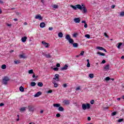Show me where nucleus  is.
Instances as JSON below:
<instances>
[{
    "label": "nucleus",
    "instance_id": "nucleus-1",
    "mask_svg": "<svg viewBox=\"0 0 124 124\" xmlns=\"http://www.w3.org/2000/svg\"><path fill=\"white\" fill-rule=\"evenodd\" d=\"M65 39L68 41L69 43L72 44L74 48H77V47H78V44L74 43V41L71 38L70 35L66 34L65 36Z\"/></svg>",
    "mask_w": 124,
    "mask_h": 124
},
{
    "label": "nucleus",
    "instance_id": "nucleus-2",
    "mask_svg": "<svg viewBox=\"0 0 124 124\" xmlns=\"http://www.w3.org/2000/svg\"><path fill=\"white\" fill-rule=\"evenodd\" d=\"M77 7L78 9H80V10H83V11L84 13H86V12H87V9L85 8V6L84 5V4H81V6L80 4H78L77 5Z\"/></svg>",
    "mask_w": 124,
    "mask_h": 124
},
{
    "label": "nucleus",
    "instance_id": "nucleus-3",
    "mask_svg": "<svg viewBox=\"0 0 124 124\" xmlns=\"http://www.w3.org/2000/svg\"><path fill=\"white\" fill-rule=\"evenodd\" d=\"M82 108L83 110H87V109H90V108H91V104L89 103L83 104L82 105Z\"/></svg>",
    "mask_w": 124,
    "mask_h": 124
},
{
    "label": "nucleus",
    "instance_id": "nucleus-4",
    "mask_svg": "<svg viewBox=\"0 0 124 124\" xmlns=\"http://www.w3.org/2000/svg\"><path fill=\"white\" fill-rule=\"evenodd\" d=\"M10 80V79H9V78L8 77H4L3 78V84L4 85H6L8 82V81H9Z\"/></svg>",
    "mask_w": 124,
    "mask_h": 124
},
{
    "label": "nucleus",
    "instance_id": "nucleus-5",
    "mask_svg": "<svg viewBox=\"0 0 124 124\" xmlns=\"http://www.w3.org/2000/svg\"><path fill=\"white\" fill-rule=\"evenodd\" d=\"M42 44L46 48H49V46H50V44L49 43H47L44 41L42 42Z\"/></svg>",
    "mask_w": 124,
    "mask_h": 124
},
{
    "label": "nucleus",
    "instance_id": "nucleus-6",
    "mask_svg": "<svg viewBox=\"0 0 124 124\" xmlns=\"http://www.w3.org/2000/svg\"><path fill=\"white\" fill-rule=\"evenodd\" d=\"M60 75H59V74H56L54 76V78H53V80H54V81H60Z\"/></svg>",
    "mask_w": 124,
    "mask_h": 124
},
{
    "label": "nucleus",
    "instance_id": "nucleus-7",
    "mask_svg": "<svg viewBox=\"0 0 124 124\" xmlns=\"http://www.w3.org/2000/svg\"><path fill=\"white\" fill-rule=\"evenodd\" d=\"M28 109L30 112H33L34 111V108L32 106H28Z\"/></svg>",
    "mask_w": 124,
    "mask_h": 124
},
{
    "label": "nucleus",
    "instance_id": "nucleus-8",
    "mask_svg": "<svg viewBox=\"0 0 124 124\" xmlns=\"http://www.w3.org/2000/svg\"><path fill=\"white\" fill-rule=\"evenodd\" d=\"M35 19H38L39 20H42V17L41 16V15H36L35 16Z\"/></svg>",
    "mask_w": 124,
    "mask_h": 124
},
{
    "label": "nucleus",
    "instance_id": "nucleus-9",
    "mask_svg": "<svg viewBox=\"0 0 124 124\" xmlns=\"http://www.w3.org/2000/svg\"><path fill=\"white\" fill-rule=\"evenodd\" d=\"M74 21L75 23H80V21L81 20H80V18L77 17L74 19Z\"/></svg>",
    "mask_w": 124,
    "mask_h": 124
},
{
    "label": "nucleus",
    "instance_id": "nucleus-10",
    "mask_svg": "<svg viewBox=\"0 0 124 124\" xmlns=\"http://www.w3.org/2000/svg\"><path fill=\"white\" fill-rule=\"evenodd\" d=\"M67 68H68V66L67 65H65L63 67L61 68V70H66Z\"/></svg>",
    "mask_w": 124,
    "mask_h": 124
},
{
    "label": "nucleus",
    "instance_id": "nucleus-11",
    "mask_svg": "<svg viewBox=\"0 0 124 124\" xmlns=\"http://www.w3.org/2000/svg\"><path fill=\"white\" fill-rule=\"evenodd\" d=\"M42 93L41 92H37L34 95V97H38V96H40L41 95Z\"/></svg>",
    "mask_w": 124,
    "mask_h": 124
},
{
    "label": "nucleus",
    "instance_id": "nucleus-12",
    "mask_svg": "<svg viewBox=\"0 0 124 124\" xmlns=\"http://www.w3.org/2000/svg\"><path fill=\"white\" fill-rule=\"evenodd\" d=\"M122 45H123V43L120 42V43H117L116 46H117L118 49H121V46H122Z\"/></svg>",
    "mask_w": 124,
    "mask_h": 124
},
{
    "label": "nucleus",
    "instance_id": "nucleus-13",
    "mask_svg": "<svg viewBox=\"0 0 124 124\" xmlns=\"http://www.w3.org/2000/svg\"><path fill=\"white\" fill-rule=\"evenodd\" d=\"M52 82V84H54V88H58V84L56 83V80H53Z\"/></svg>",
    "mask_w": 124,
    "mask_h": 124
},
{
    "label": "nucleus",
    "instance_id": "nucleus-14",
    "mask_svg": "<svg viewBox=\"0 0 124 124\" xmlns=\"http://www.w3.org/2000/svg\"><path fill=\"white\" fill-rule=\"evenodd\" d=\"M26 109H27V107L21 108H19V110L20 111V112H23L26 111Z\"/></svg>",
    "mask_w": 124,
    "mask_h": 124
},
{
    "label": "nucleus",
    "instance_id": "nucleus-15",
    "mask_svg": "<svg viewBox=\"0 0 124 124\" xmlns=\"http://www.w3.org/2000/svg\"><path fill=\"white\" fill-rule=\"evenodd\" d=\"M27 39L28 38L26 36H24L21 38V41L22 42L25 43V41H27Z\"/></svg>",
    "mask_w": 124,
    "mask_h": 124
},
{
    "label": "nucleus",
    "instance_id": "nucleus-16",
    "mask_svg": "<svg viewBox=\"0 0 124 124\" xmlns=\"http://www.w3.org/2000/svg\"><path fill=\"white\" fill-rule=\"evenodd\" d=\"M63 103H64V104H65L66 105H67L69 104V101L67 100H64L63 101Z\"/></svg>",
    "mask_w": 124,
    "mask_h": 124
},
{
    "label": "nucleus",
    "instance_id": "nucleus-17",
    "mask_svg": "<svg viewBox=\"0 0 124 124\" xmlns=\"http://www.w3.org/2000/svg\"><path fill=\"white\" fill-rule=\"evenodd\" d=\"M45 23L44 22H42L40 24V28H45Z\"/></svg>",
    "mask_w": 124,
    "mask_h": 124
},
{
    "label": "nucleus",
    "instance_id": "nucleus-18",
    "mask_svg": "<svg viewBox=\"0 0 124 124\" xmlns=\"http://www.w3.org/2000/svg\"><path fill=\"white\" fill-rule=\"evenodd\" d=\"M44 57H46V58H47V59H49L51 58V55H50V54H44Z\"/></svg>",
    "mask_w": 124,
    "mask_h": 124
},
{
    "label": "nucleus",
    "instance_id": "nucleus-19",
    "mask_svg": "<svg viewBox=\"0 0 124 124\" xmlns=\"http://www.w3.org/2000/svg\"><path fill=\"white\" fill-rule=\"evenodd\" d=\"M110 65H109V64L106 65V66H105L104 67V69L105 70H109V67Z\"/></svg>",
    "mask_w": 124,
    "mask_h": 124
},
{
    "label": "nucleus",
    "instance_id": "nucleus-20",
    "mask_svg": "<svg viewBox=\"0 0 124 124\" xmlns=\"http://www.w3.org/2000/svg\"><path fill=\"white\" fill-rule=\"evenodd\" d=\"M52 6L53 8H54L55 9H57V8H59V5H58L57 4L52 5Z\"/></svg>",
    "mask_w": 124,
    "mask_h": 124
},
{
    "label": "nucleus",
    "instance_id": "nucleus-21",
    "mask_svg": "<svg viewBox=\"0 0 124 124\" xmlns=\"http://www.w3.org/2000/svg\"><path fill=\"white\" fill-rule=\"evenodd\" d=\"M31 87H35L36 86V83L34 82H31Z\"/></svg>",
    "mask_w": 124,
    "mask_h": 124
},
{
    "label": "nucleus",
    "instance_id": "nucleus-22",
    "mask_svg": "<svg viewBox=\"0 0 124 124\" xmlns=\"http://www.w3.org/2000/svg\"><path fill=\"white\" fill-rule=\"evenodd\" d=\"M19 91L20 92H21V93H24V92H25V89H24V88L22 86H21L19 88Z\"/></svg>",
    "mask_w": 124,
    "mask_h": 124
},
{
    "label": "nucleus",
    "instance_id": "nucleus-23",
    "mask_svg": "<svg viewBox=\"0 0 124 124\" xmlns=\"http://www.w3.org/2000/svg\"><path fill=\"white\" fill-rule=\"evenodd\" d=\"M78 5H77L76 6L71 5V7L73 8L74 10H76L77 8H78V7L77 6Z\"/></svg>",
    "mask_w": 124,
    "mask_h": 124
},
{
    "label": "nucleus",
    "instance_id": "nucleus-24",
    "mask_svg": "<svg viewBox=\"0 0 124 124\" xmlns=\"http://www.w3.org/2000/svg\"><path fill=\"white\" fill-rule=\"evenodd\" d=\"M58 110H59V111H60L61 112H62V111H63L64 109H63V108H62V107L60 106L58 108Z\"/></svg>",
    "mask_w": 124,
    "mask_h": 124
},
{
    "label": "nucleus",
    "instance_id": "nucleus-25",
    "mask_svg": "<svg viewBox=\"0 0 124 124\" xmlns=\"http://www.w3.org/2000/svg\"><path fill=\"white\" fill-rule=\"evenodd\" d=\"M58 36L59 37H62L63 36V34L62 33V32H60L58 33Z\"/></svg>",
    "mask_w": 124,
    "mask_h": 124
},
{
    "label": "nucleus",
    "instance_id": "nucleus-26",
    "mask_svg": "<svg viewBox=\"0 0 124 124\" xmlns=\"http://www.w3.org/2000/svg\"><path fill=\"white\" fill-rule=\"evenodd\" d=\"M96 49H97L98 50H101V51H102V50H104V48L101 46H97L96 47Z\"/></svg>",
    "mask_w": 124,
    "mask_h": 124
},
{
    "label": "nucleus",
    "instance_id": "nucleus-27",
    "mask_svg": "<svg viewBox=\"0 0 124 124\" xmlns=\"http://www.w3.org/2000/svg\"><path fill=\"white\" fill-rule=\"evenodd\" d=\"M97 55H99L100 56H105V54L103 53H101L100 52H98L97 53Z\"/></svg>",
    "mask_w": 124,
    "mask_h": 124
},
{
    "label": "nucleus",
    "instance_id": "nucleus-28",
    "mask_svg": "<svg viewBox=\"0 0 124 124\" xmlns=\"http://www.w3.org/2000/svg\"><path fill=\"white\" fill-rule=\"evenodd\" d=\"M53 106L54 107H60V106H61V104H54Z\"/></svg>",
    "mask_w": 124,
    "mask_h": 124
},
{
    "label": "nucleus",
    "instance_id": "nucleus-29",
    "mask_svg": "<svg viewBox=\"0 0 124 124\" xmlns=\"http://www.w3.org/2000/svg\"><path fill=\"white\" fill-rule=\"evenodd\" d=\"M38 87H43V83L42 82H38Z\"/></svg>",
    "mask_w": 124,
    "mask_h": 124
},
{
    "label": "nucleus",
    "instance_id": "nucleus-30",
    "mask_svg": "<svg viewBox=\"0 0 124 124\" xmlns=\"http://www.w3.org/2000/svg\"><path fill=\"white\" fill-rule=\"evenodd\" d=\"M1 68H2V69H6V65H5V64L2 65Z\"/></svg>",
    "mask_w": 124,
    "mask_h": 124
},
{
    "label": "nucleus",
    "instance_id": "nucleus-31",
    "mask_svg": "<svg viewBox=\"0 0 124 124\" xmlns=\"http://www.w3.org/2000/svg\"><path fill=\"white\" fill-rule=\"evenodd\" d=\"M14 62L15 64H19V63H20V61L19 60L15 61Z\"/></svg>",
    "mask_w": 124,
    "mask_h": 124
},
{
    "label": "nucleus",
    "instance_id": "nucleus-32",
    "mask_svg": "<svg viewBox=\"0 0 124 124\" xmlns=\"http://www.w3.org/2000/svg\"><path fill=\"white\" fill-rule=\"evenodd\" d=\"M89 77L91 79H93V74H89Z\"/></svg>",
    "mask_w": 124,
    "mask_h": 124
},
{
    "label": "nucleus",
    "instance_id": "nucleus-33",
    "mask_svg": "<svg viewBox=\"0 0 124 124\" xmlns=\"http://www.w3.org/2000/svg\"><path fill=\"white\" fill-rule=\"evenodd\" d=\"M28 73L29 74H32V73H33V70H30L28 71Z\"/></svg>",
    "mask_w": 124,
    "mask_h": 124
},
{
    "label": "nucleus",
    "instance_id": "nucleus-34",
    "mask_svg": "<svg viewBox=\"0 0 124 124\" xmlns=\"http://www.w3.org/2000/svg\"><path fill=\"white\" fill-rule=\"evenodd\" d=\"M120 16H121L122 17L124 16V12H122L120 14Z\"/></svg>",
    "mask_w": 124,
    "mask_h": 124
},
{
    "label": "nucleus",
    "instance_id": "nucleus-35",
    "mask_svg": "<svg viewBox=\"0 0 124 124\" xmlns=\"http://www.w3.org/2000/svg\"><path fill=\"white\" fill-rule=\"evenodd\" d=\"M85 37H87V38H91V36L90 35V34H86Z\"/></svg>",
    "mask_w": 124,
    "mask_h": 124
},
{
    "label": "nucleus",
    "instance_id": "nucleus-36",
    "mask_svg": "<svg viewBox=\"0 0 124 124\" xmlns=\"http://www.w3.org/2000/svg\"><path fill=\"white\" fill-rule=\"evenodd\" d=\"M80 89H81V87L80 86H78V87H77L76 88V91H79V90H80Z\"/></svg>",
    "mask_w": 124,
    "mask_h": 124
},
{
    "label": "nucleus",
    "instance_id": "nucleus-37",
    "mask_svg": "<svg viewBox=\"0 0 124 124\" xmlns=\"http://www.w3.org/2000/svg\"><path fill=\"white\" fill-rule=\"evenodd\" d=\"M105 80L106 81H109V80H110V78L109 77H108L105 78Z\"/></svg>",
    "mask_w": 124,
    "mask_h": 124
},
{
    "label": "nucleus",
    "instance_id": "nucleus-38",
    "mask_svg": "<svg viewBox=\"0 0 124 124\" xmlns=\"http://www.w3.org/2000/svg\"><path fill=\"white\" fill-rule=\"evenodd\" d=\"M85 53V52L84 51H82L80 53V54H79L80 56H84V53Z\"/></svg>",
    "mask_w": 124,
    "mask_h": 124
},
{
    "label": "nucleus",
    "instance_id": "nucleus-39",
    "mask_svg": "<svg viewBox=\"0 0 124 124\" xmlns=\"http://www.w3.org/2000/svg\"><path fill=\"white\" fill-rule=\"evenodd\" d=\"M117 115V112L116 111L113 112L112 113V116H116Z\"/></svg>",
    "mask_w": 124,
    "mask_h": 124
},
{
    "label": "nucleus",
    "instance_id": "nucleus-40",
    "mask_svg": "<svg viewBox=\"0 0 124 124\" xmlns=\"http://www.w3.org/2000/svg\"><path fill=\"white\" fill-rule=\"evenodd\" d=\"M118 123H121V122H124V119H120L118 120Z\"/></svg>",
    "mask_w": 124,
    "mask_h": 124
},
{
    "label": "nucleus",
    "instance_id": "nucleus-41",
    "mask_svg": "<svg viewBox=\"0 0 124 124\" xmlns=\"http://www.w3.org/2000/svg\"><path fill=\"white\" fill-rule=\"evenodd\" d=\"M53 70H54L55 71H58L59 70V68L58 67L54 68Z\"/></svg>",
    "mask_w": 124,
    "mask_h": 124
},
{
    "label": "nucleus",
    "instance_id": "nucleus-42",
    "mask_svg": "<svg viewBox=\"0 0 124 124\" xmlns=\"http://www.w3.org/2000/svg\"><path fill=\"white\" fill-rule=\"evenodd\" d=\"M104 34L105 36H106V37H107V38H109V36H108V35H107V33H106V32H105V33H104Z\"/></svg>",
    "mask_w": 124,
    "mask_h": 124
},
{
    "label": "nucleus",
    "instance_id": "nucleus-43",
    "mask_svg": "<svg viewBox=\"0 0 124 124\" xmlns=\"http://www.w3.org/2000/svg\"><path fill=\"white\" fill-rule=\"evenodd\" d=\"M62 87H63V88H67V84L66 83V84H63Z\"/></svg>",
    "mask_w": 124,
    "mask_h": 124
},
{
    "label": "nucleus",
    "instance_id": "nucleus-44",
    "mask_svg": "<svg viewBox=\"0 0 124 124\" xmlns=\"http://www.w3.org/2000/svg\"><path fill=\"white\" fill-rule=\"evenodd\" d=\"M20 58H21L22 59H25V56L24 55H20Z\"/></svg>",
    "mask_w": 124,
    "mask_h": 124
},
{
    "label": "nucleus",
    "instance_id": "nucleus-45",
    "mask_svg": "<svg viewBox=\"0 0 124 124\" xmlns=\"http://www.w3.org/2000/svg\"><path fill=\"white\" fill-rule=\"evenodd\" d=\"M56 117H57V118H60V117H61V114H60V113H57V114H56Z\"/></svg>",
    "mask_w": 124,
    "mask_h": 124
},
{
    "label": "nucleus",
    "instance_id": "nucleus-46",
    "mask_svg": "<svg viewBox=\"0 0 124 124\" xmlns=\"http://www.w3.org/2000/svg\"><path fill=\"white\" fill-rule=\"evenodd\" d=\"M91 104H93L94 103V100H92L90 101Z\"/></svg>",
    "mask_w": 124,
    "mask_h": 124
},
{
    "label": "nucleus",
    "instance_id": "nucleus-47",
    "mask_svg": "<svg viewBox=\"0 0 124 124\" xmlns=\"http://www.w3.org/2000/svg\"><path fill=\"white\" fill-rule=\"evenodd\" d=\"M84 28H85V29L88 28V24L87 23L84 24Z\"/></svg>",
    "mask_w": 124,
    "mask_h": 124
},
{
    "label": "nucleus",
    "instance_id": "nucleus-48",
    "mask_svg": "<svg viewBox=\"0 0 124 124\" xmlns=\"http://www.w3.org/2000/svg\"><path fill=\"white\" fill-rule=\"evenodd\" d=\"M53 93V91L52 90H49L48 92H47V93Z\"/></svg>",
    "mask_w": 124,
    "mask_h": 124
},
{
    "label": "nucleus",
    "instance_id": "nucleus-49",
    "mask_svg": "<svg viewBox=\"0 0 124 124\" xmlns=\"http://www.w3.org/2000/svg\"><path fill=\"white\" fill-rule=\"evenodd\" d=\"M91 66V64L90 63H87V67H90Z\"/></svg>",
    "mask_w": 124,
    "mask_h": 124
},
{
    "label": "nucleus",
    "instance_id": "nucleus-50",
    "mask_svg": "<svg viewBox=\"0 0 124 124\" xmlns=\"http://www.w3.org/2000/svg\"><path fill=\"white\" fill-rule=\"evenodd\" d=\"M57 67H60L61 66V64L60 63H57L56 64Z\"/></svg>",
    "mask_w": 124,
    "mask_h": 124
},
{
    "label": "nucleus",
    "instance_id": "nucleus-51",
    "mask_svg": "<svg viewBox=\"0 0 124 124\" xmlns=\"http://www.w3.org/2000/svg\"><path fill=\"white\" fill-rule=\"evenodd\" d=\"M48 30L49 31H53V27H49Z\"/></svg>",
    "mask_w": 124,
    "mask_h": 124
},
{
    "label": "nucleus",
    "instance_id": "nucleus-52",
    "mask_svg": "<svg viewBox=\"0 0 124 124\" xmlns=\"http://www.w3.org/2000/svg\"><path fill=\"white\" fill-rule=\"evenodd\" d=\"M81 23L82 24H87V23L86 22V21L85 20H83L81 21Z\"/></svg>",
    "mask_w": 124,
    "mask_h": 124
},
{
    "label": "nucleus",
    "instance_id": "nucleus-53",
    "mask_svg": "<svg viewBox=\"0 0 124 124\" xmlns=\"http://www.w3.org/2000/svg\"><path fill=\"white\" fill-rule=\"evenodd\" d=\"M76 36H77V33H74V34H73V37H76Z\"/></svg>",
    "mask_w": 124,
    "mask_h": 124
},
{
    "label": "nucleus",
    "instance_id": "nucleus-54",
    "mask_svg": "<svg viewBox=\"0 0 124 124\" xmlns=\"http://www.w3.org/2000/svg\"><path fill=\"white\" fill-rule=\"evenodd\" d=\"M7 26L8 27H11V26H12V24H7Z\"/></svg>",
    "mask_w": 124,
    "mask_h": 124
},
{
    "label": "nucleus",
    "instance_id": "nucleus-55",
    "mask_svg": "<svg viewBox=\"0 0 124 124\" xmlns=\"http://www.w3.org/2000/svg\"><path fill=\"white\" fill-rule=\"evenodd\" d=\"M106 62V61L104 60L102 61V63H105Z\"/></svg>",
    "mask_w": 124,
    "mask_h": 124
},
{
    "label": "nucleus",
    "instance_id": "nucleus-56",
    "mask_svg": "<svg viewBox=\"0 0 124 124\" xmlns=\"http://www.w3.org/2000/svg\"><path fill=\"white\" fill-rule=\"evenodd\" d=\"M4 105V104H3V103H0V107H2V106H3Z\"/></svg>",
    "mask_w": 124,
    "mask_h": 124
},
{
    "label": "nucleus",
    "instance_id": "nucleus-57",
    "mask_svg": "<svg viewBox=\"0 0 124 124\" xmlns=\"http://www.w3.org/2000/svg\"><path fill=\"white\" fill-rule=\"evenodd\" d=\"M108 108H109L108 107H106L104 108V109H105L106 110H107V109H108Z\"/></svg>",
    "mask_w": 124,
    "mask_h": 124
},
{
    "label": "nucleus",
    "instance_id": "nucleus-58",
    "mask_svg": "<svg viewBox=\"0 0 124 124\" xmlns=\"http://www.w3.org/2000/svg\"><path fill=\"white\" fill-rule=\"evenodd\" d=\"M88 121H91V117H89L87 118Z\"/></svg>",
    "mask_w": 124,
    "mask_h": 124
},
{
    "label": "nucleus",
    "instance_id": "nucleus-59",
    "mask_svg": "<svg viewBox=\"0 0 124 124\" xmlns=\"http://www.w3.org/2000/svg\"><path fill=\"white\" fill-rule=\"evenodd\" d=\"M87 63H90V60L89 59L87 60Z\"/></svg>",
    "mask_w": 124,
    "mask_h": 124
},
{
    "label": "nucleus",
    "instance_id": "nucleus-60",
    "mask_svg": "<svg viewBox=\"0 0 124 124\" xmlns=\"http://www.w3.org/2000/svg\"><path fill=\"white\" fill-rule=\"evenodd\" d=\"M0 3H1V4H2V3H3V1H2V0H0Z\"/></svg>",
    "mask_w": 124,
    "mask_h": 124
},
{
    "label": "nucleus",
    "instance_id": "nucleus-61",
    "mask_svg": "<svg viewBox=\"0 0 124 124\" xmlns=\"http://www.w3.org/2000/svg\"><path fill=\"white\" fill-rule=\"evenodd\" d=\"M111 8H115V5H113L111 6Z\"/></svg>",
    "mask_w": 124,
    "mask_h": 124
},
{
    "label": "nucleus",
    "instance_id": "nucleus-62",
    "mask_svg": "<svg viewBox=\"0 0 124 124\" xmlns=\"http://www.w3.org/2000/svg\"><path fill=\"white\" fill-rule=\"evenodd\" d=\"M18 119H16L17 122L19 121V115H17Z\"/></svg>",
    "mask_w": 124,
    "mask_h": 124
},
{
    "label": "nucleus",
    "instance_id": "nucleus-63",
    "mask_svg": "<svg viewBox=\"0 0 124 124\" xmlns=\"http://www.w3.org/2000/svg\"><path fill=\"white\" fill-rule=\"evenodd\" d=\"M41 2L44 3V0H41Z\"/></svg>",
    "mask_w": 124,
    "mask_h": 124
},
{
    "label": "nucleus",
    "instance_id": "nucleus-64",
    "mask_svg": "<svg viewBox=\"0 0 124 124\" xmlns=\"http://www.w3.org/2000/svg\"><path fill=\"white\" fill-rule=\"evenodd\" d=\"M29 124H34V123H33V122H31V123H30Z\"/></svg>",
    "mask_w": 124,
    "mask_h": 124
}]
</instances>
